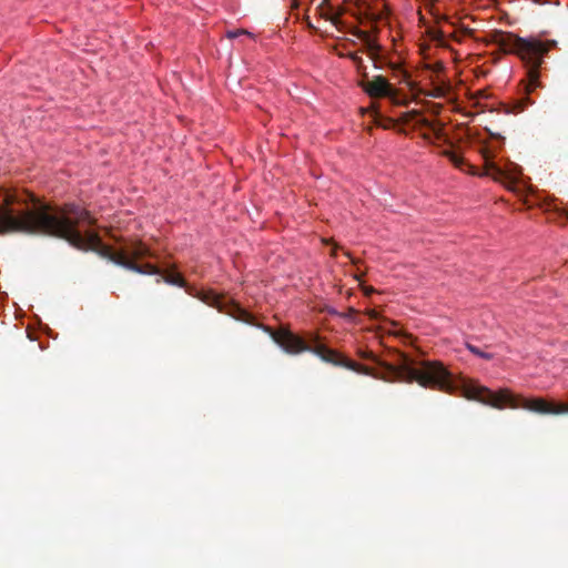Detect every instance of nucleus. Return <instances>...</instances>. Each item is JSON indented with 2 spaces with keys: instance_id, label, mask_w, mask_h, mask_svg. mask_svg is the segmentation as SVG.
I'll list each match as a JSON object with an SVG mask.
<instances>
[{
  "instance_id": "f8f14e48",
  "label": "nucleus",
  "mask_w": 568,
  "mask_h": 568,
  "mask_svg": "<svg viewBox=\"0 0 568 568\" xmlns=\"http://www.w3.org/2000/svg\"><path fill=\"white\" fill-rule=\"evenodd\" d=\"M348 59L353 61V63L356 65L358 70L364 69V62L362 57L357 52H351L348 53Z\"/></svg>"
},
{
  "instance_id": "6e6552de",
  "label": "nucleus",
  "mask_w": 568,
  "mask_h": 568,
  "mask_svg": "<svg viewBox=\"0 0 568 568\" xmlns=\"http://www.w3.org/2000/svg\"><path fill=\"white\" fill-rule=\"evenodd\" d=\"M201 300L207 305L216 307L220 311L223 308V297L213 291L203 293Z\"/></svg>"
},
{
  "instance_id": "ddd939ff",
  "label": "nucleus",
  "mask_w": 568,
  "mask_h": 568,
  "mask_svg": "<svg viewBox=\"0 0 568 568\" xmlns=\"http://www.w3.org/2000/svg\"><path fill=\"white\" fill-rule=\"evenodd\" d=\"M357 313H358L357 310H355L354 307H348L345 313H336V314L343 318L352 320Z\"/></svg>"
},
{
  "instance_id": "f257e3e1",
  "label": "nucleus",
  "mask_w": 568,
  "mask_h": 568,
  "mask_svg": "<svg viewBox=\"0 0 568 568\" xmlns=\"http://www.w3.org/2000/svg\"><path fill=\"white\" fill-rule=\"evenodd\" d=\"M491 41L505 52L518 55L526 67L527 82L524 87L526 97L518 102V109L523 111L524 104L532 103L528 94L541 85L540 67L547 53L557 45V41L541 40L536 37L521 38L503 31H495L491 34Z\"/></svg>"
},
{
  "instance_id": "412c9836",
  "label": "nucleus",
  "mask_w": 568,
  "mask_h": 568,
  "mask_svg": "<svg viewBox=\"0 0 568 568\" xmlns=\"http://www.w3.org/2000/svg\"><path fill=\"white\" fill-rule=\"evenodd\" d=\"M535 1H536L537 3H539V4H546V3H548V1H547V0H535Z\"/></svg>"
},
{
  "instance_id": "20e7f679",
  "label": "nucleus",
  "mask_w": 568,
  "mask_h": 568,
  "mask_svg": "<svg viewBox=\"0 0 568 568\" xmlns=\"http://www.w3.org/2000/svg\"><path fill=\"white\" fill-rule=\"evenodd\" d=\"M272 338L288 354H300L303 352H311L317 355L322 361L333 364L335 366H342L347 369L354 371L359 374L371 375L372 369L367 366L358 364L334 349L328 348L323 344H316L310 346L304 339L295 335L288 329H278L271 333Z\"/></svg>"
},
{
  "instance_id": "aec40b11",
  "label": "nucleus",
  "mask_w": 568,
  "mask_h": 568,
  "mask_svg": "<svg viewBox=\"0 0 568 568\" xmlns=\"http://www.w3.org/2000/svg\"><path fill=\"white\" fill-rule=\"evenodd\" d=\"M336 252H337V246L335 245L331 252V255L332 256H336Z\"/></svg>"
},
{
  "instance_id": "f03ea898",
  "label": "nucleus",
  "mask_w": 568,
  "mask_h": 568,
  "mask_svg": "<svg viewBox=\"0 0 568 568\" xmlns=\"http://www.w3.org/2000/svg\"><path fill=\"white\" fill-rule=\"evenodd\" d=\"M359 356L377 363L386 371V379L417 382L423 387L436 388L450 393L455 383L450 372L437 361H422L418 365L405 354H399L400 362L396 365L379 361L371 351H361Z\"/></svg>"
},
{
  "instance_id": "4468645a",
  "label": "nucleus",
  "mask_w": 568,
  "mask_h": 568,
  "mask_svg": "<svg viewBox=\"0 0 568 568\" xmlns=\"http://www.w3.org/2000/svg\"><path fill=\"white\" fill-rule=\"evenodd\" d=\"M166 281L174 285H179V286L184 285V280L179 274L171 275Z\"/></svg>"
},
{
  "instance_id": "7ed1b4c3",
  "label": "nucleus",
  "mask_w": 568,
  "mask_h": 568,
  "mask_svg": "<svg viewBox=\"0 0 568 568\" xmlns=\"http://www.w3.org/2000/svg\"><path fill=\"white\" fill-rule=\"evenodd\" d=\"M474 397L477 400L498 409L509 407L514 409L523 408L540 415L568 414V402H549L542 397L526 398L514 394L507 388L493 392L485 387H477L475 389Z\"/></svg>"
},
{
  "instance_id": "1a4fd4ad",
  "label": "nucleus",
  "mask_w": 568,
  "mask_h": 568,
  "mask_svg": "<svg viewBox=\"0 0 568 568\" xmlns=\"http://www.w3.org/2000/svg\"><path fill=\"white\" fill-rule=\"evenodd\" d=\"M387 10L386 8L382 10L381 12H366L365 18L372 22L373 24H376L378 21H382L387 18ZM373 31L377 32V27L373 26Z\"/></svg>"
},
{
  "instance_id": "dca6fc26",
  "label": "nucleus",
  "mask_w": 568,
  "mask_h": 568,
  "mask_svg": "<svg viewBox=\"0 0 568 568\" xmlns=\"http://www.w3.org/2000/svg\"><path fill=\"white\" fill-rule=\"evenodd\" d=\"M242 33H247V32H246V31H244V30L230 31V32H227V37H229L230 39H233V38L237 37L239 34H242Z\"/></svg>"
},
{
  "instance_id": "4be33fe9",
  "label": "nucleus",
  "mask_w": 568,
  "mask_h": 568,
  "mask_svg": "<svg viewBox=\"0 0 568 568\" xmlns=\"http://www.w3.org/2000/svg\"><path fill=\"white\" fill-rule=\"evenodd\" d=\"M362 275H363V274H358V273H356V274H355V278H357L358 281H361Z\"/></svg>"
},
{
  "instance_id": "5701e85b",
  "label": "nucleus",
  "mask_w": 568,
  "mask_h": 568,
  "mask_svg": "<svg viewBox=\"0 0 568 568\" xmlns=\"http://www.w3.org/2000/svg\"><path fill=\"white\" fill-rule=\"evenodd\" d=\"M379 125L384 126V129H387V128H388V125H386V124H382V123H381Z\"/></svg>"
},
{
  "instance_id": "423d86ee",
  "label": "nucleus",
  "mask_w": 568,
  "mask_h": 568,
  "mask_svg": "<svg viewBox=\"0 0 568 568\" xmlns=\"http://www.w3.org/2000/svg\"><path fill=\"white\" fill-rule=\"evenodd\" d=\"M361 87L371 98L395 99V90L383 75H376L372 80L361 82Z\"/></svg>"
},
{
  "instance_id": "9b49d317",
  "label": "nucleus",
  "mask_w": 568,
  "mask_h": 568,
  "mask_svg": "<svg viewBox=\"0 0 568 568\" xmlns=\"http://www.w3.org/2000/svg\"><path fill=\"white\" fill-rule=\"evenodd\" d=\"M467 348L475 355L481 357V358H485L487 361L493 358V354L490 353H486V352H483L480 351L479 347L475 346V345H471V344H467Z\"/></svg>"
},
{
  "instance_id": "0eeeda50",
  "label": "nucleus",
  "mask_w": 568,
  "mask_h": 568,
  "mask_svg": "<svg viewBox=\"0 0 568 568\" xmlns=\"http://www.w3.org/2000/svg\"><path fill=\"white\" fill-rule=\"evenodd\" d=\"M352 34L355 36L358 40H361L365 47V51L368 55L375 61H382V57L379 52L382 51L381 44L377 42L375 38L371 36L368 31H364L361 29H354Z\"/></svg>"
},
{
  "instance_id": "f3484780",
  "label": "nucleus",
  "mask_w": 568,
  "mask_h": 568,
  "mask_svg": "<svg viewBox=\"0 0 568 568\" xmlns=\"http://www.w3.org/2000/svg\"><path fill=\"white\" fill-rule=\"evenodd\" d=\"M366 314H367L372 320H377V318H378V313H377L375 310H367V311H366Z\"/></svg>"
},
{
  "instance_id": "39448f33",
  "label": "nucleus",
  "mask_w": 568,
  "mask_h": 568,
  "mask_svg": "<svg viewBox=\"0 0 568 568\" xmlns=\"http://www.w3.org/2000/svg\"><path fill=\"white\" fill-rule=\"evenodd\" d=\"M445 155L449 159V161L458 169L465 171L464 166H467V172L473 175L479 176H491L495 181L511 184L516 183L521 174V169L515 163H508L506 166L501 168L494 161V154L486 148L481 150V155L484 159V170L479 171L477 168L467 164L465 160L456 154L455 152L446 151Z\"/></svg>"
},
{
  "instance_id": "9d476101",
  "label": "nucleus",
  "mask_w": 568,
  "mask_h": 568,
  "mask_svg": "<svg viewBox=\"0 0 568 568\" xmlns=\"http://www.w3.org/2000/svg\"><path fill=\"white\" fill-rule=\"evenodd\" d=\"M321 16L326 19L327 21H331L332 24H334L338 30H341L342 21L339 20V16L332 12V9L328 10H322Z\"/></svg>"
},
{
  "instance_id": "6ab92c4d",
  "label": "nucleus",
  "mask_w": 568,
  "mask_h": 568,
  "mask_svg": "<svg viewBox=\"0 0 568 568\" xmlns=\"http://www.w3.org/2000/svg\"><path fill=\"white\" fill-rule=\"evenodd\" d=\"M363 290H364V294L365 295H369V294H372L374 292L373 287H364Z\"/></svg>"
},
{
  "instance_id": "2eb2a0df",
  "label": "nucleus",
  "mask_w": 568,
  "mask_h": 568,
  "mask_svg": "<svg viewBox=\"0 0 568 568\" xmlns=\"http://www.w3.org/2000/svg\"><path fill=\"white\" fill-rule=\"evenodd\" d=\"M345 255L351 258L352 264L355 265L356 268H357V272H359L358 265H359L361 261L357 260V258L352 257L349 252H345Z\"/></svg>"
},
{
  "instance_id": "a211bd4d",
  "label": "nucleus",
  "mask_w": 568,
  "mask_h": 568,
  "mask_svg": "<svg viewBox=\"0 0 568 568\" xmlns=\"http://www.w3.org/2000/svg\"><path fill=\"white\" fill-rule=\"evenodd\" d=\"M389 68L393 70V71H402L400 70V67L396 63H389Z\"/></svg>"
}]
</instances>
